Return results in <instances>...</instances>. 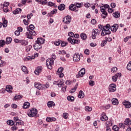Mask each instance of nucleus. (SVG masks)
<instances>
[{
  "label": "nucleus",
  "instance_id": "nucleus-1",
  "mask_svg": "<svg viewBox=\"0 0 131 131\" xmlns=\"http://www.w3.org/2000/svg\"><path fill=\"white\" fill-rule=\"evenodd\" d=\"M99 29L101 31V36H105V35H109L111 34V31H110V25L107 24L106 26H103L102 25H99L98 26Z\"/></svg>",
  "mask_w": 131,
  "mask_h": 131
},
{
  "label": "nucleus",
  "instance_id": "nucleus-2",
  "mask_svg": "<svg viewBox=\"0 0 131 131\" xmlns=\"http://www.w3.org/2000/svg\"><path fill=\"white\" fill-rule=\"evenodd\" d=\"M57 58L56 54H53L51 58H48L46 61V66L49 69H52L53 66L54 65V60Z\"/></svg>",
  "mask_w": 131,
  "mask_h": 131
},
{
  "label": "nucleus",
  "instance_id": "nucleus-3",
  "mask_svg": "<svg viewBox=\"0 0 131 131\" xmlns=\"http://www.w3.org/2000/svg\"><path fill=\"white\" fill-rule=\"evenodd\" d=\"M36 114H37V110L35 108L29 110L27 113V115L29 117H34V116H36Z\"/></svg>",
  "mask_w": 131,
  "mask_h": 131
},
{
  "label": "nucleus",
  "instance_id": "nucleus-4",
  "mask_svg": "<svg viewBox=\"0 0 131 131\" xmlns=\"http://www.w3.org/2000/svg\"><path fill=\"white\" fill-rule=\"evenodd\" d=\"M110 93H114L116 91V84L114 83L111 84L108 87Z\"/></svg>",
  "mask_w": 131,
  "mask_h": 131
},
{
  "label": "nucleus",
  "instance_id": "nucleus-5",
  "mask_svg": "<svg viewBox=\"0 0 131 131\" xmlns=\"http://www.w3.org/2000/svg\"><path fill=\"white\" fill-rule=\"evenodd\" d=\"M97 34H99V30L98 29H94L92 31V38L96 39Z\"/></svg>",
  "mask_w": 131,
  "mask_h": 131
},
{
  "label": "nucleus",
  "instance_id": "nucleus-6",
  "mask_svg": "<svg viewBox=\"0 0 131 131\" xmlns=\"http://www.w3.org/2000/svg\"><path fill=\"white\" fill-rule=\"evenodd\" d=\"M69 10L73 12H78V8L76 7L75 4H71L69 7Z\"/></svg>",
  "mask_w": 131,
  "mask_h": 131
},
{
  "label": "nucleus",
  "instance_id": "nucleus-7",
  "mask_svg": "<svg viewBox=\"0 0 131 131\" xmlns=\"http://www.w3.org/2000/svg\"><path fill=\"white\" fill-rule=\"evenodd\" d=\"M118 27H119L118 24H115L113 25V26H110V29H111L112 32H116V31H117V30L118 29Z\"/></svg>",
  "mask_w": 131,
  "mask_h": 131
},
{
  "label": "nucleus",
  "instance_id": "nucleus-8",
  "mask_svg": "<svg viewBox=\"0 0 131 131\" xmlns=\"http://www.w3.org/2000/svg\"><path fill=\"white\" fill-rule=\"evenodd\" d=\"M62 22H63L66 24H70V22H71V16L68 15L66 17H64L63 18Z\"/></svg>",
  "mask_w": 131,
  "mask_h": 131
},
{
  "label": "nucleus",
  "instance_id": "nucleus-9",
  "mask_svg": "<svg viewBox=\"0 0 131 131\" xmlns=\"http://www.w3.org/2000/svg\"><path fill=\"white\" fill-rule=\"evenodd\" d=\"M73 60L74 61V62H78V61L80 60V55H79V53H75L74 55V56L73 57Z\"/></svg>",
  "mask_w": 131,
  "mask_h": 131
},
{
  "label": "nucleus",
  "instance_id": "nucleus-10",
  "mask_svg": "<svg viewBox=\"0 0 131 131\" xmlns=\"http://www.w3.org/2000/svg\"><path fill=\"white\" fill-rule=\"evenodd\" d=\"M107 8H109V5L108 4L103 5V6L100 7V11L101 12V13H105V12H107L106 11V10H107Z\"/></svg>",
  "mask_w": 131,
  "mask_h": 131
},
{
  "label": "nucleus",
  "instance_id": "nucleus-11",
  "mask_svg": "<svg viewBox=\"0 0 131 131\" xmlns=\"http://www.w3.org/2000/svg\"><path fill=\"white\" fill-rule=\"evenodd\" d=\"M122 104L125 106V108H128L131 107V103L128 101L124 100L123 101Z\"/></svg>",
  "mask_w": 131,
  "mask_h": 131
},
{
  "label": "nucleus",
  "instance_id": "nucleus-12",
  "mask_svg": "<svg viewBox=\"0 0 131 131\" xmlns=\"http://www.w3.org/2000/svg\"><path fill=\"white\" fill-rule=\"evenodd\" d=\"M46 41V39L43 38H37V40H36L35 42L39 43V45H43L45 42Z\"/></svg>",
  "mask_w": 131,
  "mask_h": 131
},
{
  "label": "nucleus",
  "instance_id": "nucleus-13",
  "mask_svg": "<svg viewBox=\"0 0 131 131\" xmlns=\"http://www.w3.org/2000/svg\"><path fill=\"white\" fill-rule=\"evenodd\" d=\"M100 119L102 121H106L108 120V117L106 116V113H102Z\"/></svg>",
  "mask_w": 131,
  "mask_h": 131
},
{
  "label": "nucleus",
  "instance_id": "nucleus-14",
  "mask_svg": "<svg viewBox=\"0 0 131 131\" xmlns=\"http://www.w3.org/2000/svg\"><path fill=\"white\" fill-rule=\"evenodd\" d=\"M34 50H35V51H38L39 50H40V49H41L42 46L40 44L36 42L34 45Z\"/></svg>",
  "mask_w": 131,
  "mask_h": 131
},
{
  "label": "nucleus",
  "instance_id": "nucleus-15",
  "mask_svg": "<svg viewBox=\"0 0 131 131\" xmlns=\"http://www.w3.org/2000/svg\"><path fill=\"white\" fill-rule=\"evenodd\" d=\"M35 88H36V89H37V90H43V85H41V84L38 82L35 83Z\"/></svg>",
  "mask_w": 131,
  "mask_h": 131
},
{
  "label": "nucleus",
  "instance_id": "nucleus-16",
  "mask_svg": "<svg viewBox=\"0 0 131 131\" xmlns=\"http://www.w3.org/2000/svg\"><path fill=\"white\" fill-rule=\"evenodd\" d=\"M41 69H42V67L41 66L37 67L34 71V73L36 74V75H39V73L41 72Z\"/></svg>",
  "mask_w": 131,
  "mask_h": 131
},
{
  "label": "nucleus",
  "instance_id": "nucleus-17",
  "mask_svg": "<svg viewBox=\"0 0 131 131\" xmlns=\"http://www.w3.org/2000/svg\"><path fill=\"white\" fill-rule=\"evenodd\" d=\"M12 90H13V87L10 85H7L6 86V92H7V93H9V94H12V93H13Z\"/></svg>",
  "mask_w": 131,
  "mask_h": 131
},
{
  "label": "nucleus",
  "instance_id": "nucleus-18",
  "mask_svg": "<svg viewBox=\"0 0 131 131\" xmlns=\"http://www.w3.org/2000/svg\"><path fill=\"white\" fill-rule=\"evenodd\" d=\"M85 74V69L84 68H82L80 71L78 73V75L80 77H82L83 75Z\"/></svg>",
  "mask_w": 131,
  "mask_h": 131
},
{
  "label": "nucleus",
  "instance_id": "nucleus-19",
  "mask_svg": "<svg viewBox=\"0 0 131 131\" xmlns=\"http://www.w3.org/2000/svg\"><path fill=\"white\" fill-rule=\"evenodd\" d=\"M19 43H20L21 46H24V47H26V46H28L29 42L28 40H26L24 39H20Z\"/></svg>",
  "mask_w": 131,
  "mask_h": 131
},
{
  "label": "nucleus",
  "instance_id": "nucleus-20",
  "mask_svg": "<svg viewBox=\"0 0 131 131\" xmlns=\"http://www.w3.org/2000/svg\"><path fill=\"white\" fill-rule=\"evenodd\" d=\"M29 107H30V103H29V102H24L23 105V109H28Z\"/></svg>",
  "mask_w": 131,
  "mask_h": 131
},
{
  "label": "nucleus",
  "instance_id": "nucleus-21",
  "mask_svg": "<svg viewBox=\"0 0 131 131\" xmlns=\"http://www.w3.org/2000/svg\"><path fill=\"white\" fill-rule=\"evenodd\" d=\"M23 98V95H15L13 100L14 101H18L19 100H21Z\"/></svg>",
  "mask_w": 131,
  "mask_h": 131
},
{
  "label": "nucleus",
  "instance_id": "nucleus-22",
  "mask_svg": "<svg viewBox=\"0 0 131 131\" xmlns=\"http://www.w3.org/2000/svg\"><path fill=\"white\" fill-rule=\"evenodd\" d=\"M56 120H57V119L55 117H47L46 118L47 122H52L53 121H56Z\"/></svg>",
  "mask_w": 131,
  "mask_h": 131
},
{
  "label": "nucleus",
  "instance_id": "nucleus-23",
  "mask_svg": "<svg viewBox=\"0 0 131 131\" xmlns=\"http://www.w3.org/2000/svg\"><path fill=\"white\" fill-rule=\"evenodd\" d=\"M22 12L21 8H16L14 11H13V14L17 15V14H20Z\"/></svg>",
  "mask_w": 131,
  "mask_h": 131
},
{
  "label": "nucleus",
  "instance_id": "nucleus-24",
  "mask_svg": "<svg viewBox=\"0 0 131 131\" xmlns=\"http://www.w3.org/2000/svg\"><path fill=\"white\" fill-rule=\"evenodd\" d=\"M25 35L27 37V38H28L29 39H33V36H32L30 32H26L25 33Z\"/></svg>",
  "mask_w": 131,
  "mask_h": 131
},
{
  "label": "nucleus",
  "instance_id": "nucleus-25",
  "mask_svg": "<svg viewBox=\"0 0 131 131\" xmlns=\"http://www.w3.org/2000/svg\"><path fill=\"white\" fill-rule=\"evenodd\" d=\"M47 105L49 108H52V107H54V106H55V102H54V101H49L47 103Z\"/></svg>",
  "mask_w": 131,
  "mask_h": 131
},
{
  "label": "nucleus",
  "instance_id": "nucleus-26",
  "mask_svg": "<svg viewBox=\"0 0 131 131\" xmlns=\"http://www.w3.org/2000/svg\"><path fill=\"white\" fill-rule=\"evenodd\" d=\"M78 97L80 98V99H83V98H84V93L83 91H80Z\"/></svg>",
  "mask_w": 131,
  "mask_h": 131
},
{
  "label": "nucleus",
  "instance_id": "nucleus-27",
  "mask_svg": "<svg viewBox=\"0 0 131 131\" xmlns=\"http://www.w3.org/2000/svg\"><path fill=\"white\" fill-rule=\"evenodd\" d=\"M65 8L66 7L64 4H61L58 6V9L59 11H63V10H65Z\"/></svg>",
  "mask_w": 131,
  "mask_h": 131
},
{
  "label": "nucleus",
  "instance_id": "nucleus-28",
  "mask_svg": "<svg viewBox=\"0 0 131 131\" xmlns=\"http://www.w3.org/2000/svg\"><path fill=\"white\" fill-rule=\"evenodd\" d=\"M21 69L22 71L24 72L25 74H27V73H28V70L26 66H22L21 67Z\"/></svg>",
  "mask_w": 131,
  "mask_h": 131
},
{
  "label": "nucleus",
  "instance_id": "nucleus-29",
  "mask_svg": "<svg viewBox=\"0 0 131 131\" xmlns=\"http://www.w3.org/2000/svg\"><path fill=\"white\" fill-rule=\"evenodd\" d=\"M112 103L113 105H118L119 102L117 98H113L112 99Z\"/></svg>",
  "mask_w": 131,
  "mask_h": 131
},
{
  "label": "nucleus",
  "instance_id": "nucleus-30",
  "mask_svg": "<svg viewBox=\"0 0 131 131\" xmlns=\"http://www.w3.org/2000/svg\"><path fill=\"white\" fill-rule=\"evenodd\" d=\"M54 14H57V9H53L51 11L50 13L47 14V16L48 17H51L52 16V15H54Z\"/></svg>",
  "mask_w": 131,
  "mask_h": 131
},
{
  "label": "nucleus",
  "instance_id": "nucleus-31",
  "mask_svg": "<svg viewBox=\"0 0 131 131\" xmlns=\"http://www.w3.org/2000/svg\"><path fill=\"white\" fill-rule=\"evenodd\" d=\"M80 37L82 40H85L86 39L88 36H86V34L84 33H82L80 34Z\"/></svg>",
  "mask_w": 131,
  "mask_h": 131
},
{
  "label": "nucleus",
  "instance_id": "nucleus-32",
  "mask_svg": "<svg viewBox=\"0 0 131 131\" xmlns=\"http://www.w3.org/2000/svg\"><path fill=\"white\" fill-rule=\"evenodd\" d=\"M124 124H125V125H130L131 120H130L129 118H127L125 119L124 121Z\"/></svg>",
  "mask_w": 131,
  "mask_h": 131
},
{
  "label": "nucleus",
  "instance_id": "nucleus-33",
  "mask_svg": "<svg viewBox=\"0 0 131 131\" xmlns=\"http://www.w3.org/2000/svg\"><path fill=\"white\" fill-rule=\"evenodd\" d=\"M35 27L33 25H30L29 27L27 28V31H30L31 30H33L35 29Z\"/></svg>",
  "mask_w": 131,
  "mask_h": 131
},
{
  "label": "nucleus",
  "instance_id": "nucleus-34",
  "mask_svg": "<svg viewBox=\"0 0 131 131\" xmlns=\"http://www.w3.org/2000/svg\"><path fill=\"white\" fill-rule=\"evenodd\" d=\"M75 5L76 8H77V9L82 8V7L83 6V3H76Z\"/></svg>",
  "mask_w": 131,
  "mask_h": 131
},
{
  "label": "nucleus",
  "instance_id": "nucleus-35",
  "mask_svg": "<svg viewBox=\"0 0 131 131\" xmlns=\"http://www.w3.org/2000/svg\"><path fill=\"white\" fill-rule=\"evenodd\" d=\"M80 42V40H77L76 39H73L72 41V45H78Z\"/></svg>",
  "mask_w": 131,
  "mask_h": 131
},
{
  "label": "nucleus",
  "instance_id": "nucleus-36",
  "mask_svg": "<svg viewBox=\"0 0 131 131\" xmlns=\"http://www.w3.org/2000/svg\"><path fill=\"white\" fill-rule=\"evenodd\" d=\"M113 15L115 18H119L120 17V13L119 12H116Z\"/></svg>",
  "mask_w": 131,
  "mask_h": 131
},
{
  "label": "nucleus",
  "instance_id": "nucleus-37",
  "mask_svg": "<svg viewBox=\"0 0 131 131\" xmlns=\"http://www.w3.org/2000/svg\"><path fill=\"white\" fill-rule=\"evenodd\" d=\"M108 16V13L107 12H102L101 14V17H102L103 19H106Z\"/></svg>",
  "mask_w": 131,
  "mask_h": 131
},
{
  "label": "nucleus",
  "instance_id": "nucleus-38",
  "mask_svg": "<svg viewBox=\"0 0 131 131\" xmlns=\"http://www.w3.org/2000/svg\"><path fill=\"white\" fill-rule=\"evenodd\" d=\"M12 39L10 37H7L6 38V43L7 45H9L12 42Z\"/></svg>",
  "mask_w": 131,
  "mask_h": 131
},
{
  "label": "nucleus",
  "instance_id": "nucleus-39",
  "mask_svg": "<svg viewBox=\"0 0 131 131\" xmlns=\"http://www.w3.org/2000/svg\"><path fill=\"white\" fill-rule=\"evenodd\" d=\"M14 121L12 120H9L7 121V124H8V125H14Z\"/></svg>",
  "mask_w": 131,
  "mask_h": 131
},
{
  "label": "nucleus",
  "instance_id": "nucleus-40",
  "mask_svg": "<svg viewBox=\"0 0 131 131\" xmlns=\"http://www.w3.org/2000/svg\"><path fill=\"white\" fill-rule=\"evenodd\" d=\"M31 49H32V46L31 45H29L28 46L26 47V51L28 53V52H30Z\"/></svg>",
  "mask_w": 131,
  "mask_h": 131
},
{
  "label": "nucleus",
  "instance_id": "nucleus-41",
  "mask_svg": "<svg viewBox=\"0 0 131 131\" xmlns=\"http://www.w3.org/2000/svg\"><path fill=\"white\" fill-rule=\"evenodd\" d=\"M40 5H42L43 6H46V5H47V4H48V1L45 0V1H41L39 2V3Z\"/></svg>",
  "mask_w": 131,
  "mask_h": 131
},
{
  "label": "nucleus",
  "instance_id": "nucleus-42",
  "mask_svg": "<svg viewBox=\"0 0 131 131\" xmlns=\"http://www.w3.org/2000/svg\"><path fill=\"white\" fill-rule=\"evenodd\" d=\"M67 99L70 102H73V101H74V97H73V96H68Z\"/></svg>",
  "mask_w": 131,
  "mask_h": 131
},
{
  "label": "nucleus",
  "instance_id": "nucleus-43",
  "mask_svg": "<svg viewBox=\"0 0 131 131\" xmlns=\"http://www.w3.org/2000/svg\"><path fill=\"white\" fill-rule=\"evenodd\" d=\"M2 25L3 27H7V26H8V21L6 19H4Z\"/></svg>",
  "mask_w": 131,
  "mask_h": 131
},
{
  "label": "nucleus",
  "instance_id": "nucleus-44",
  "mask_svg": "<svg viewBox=\"0 0 131 131\" xmlns=\"http://www.w3.org/2000/svg\"><path fill=\"white\" fill-rule=\"evenodd\" d=\"M76 89H77V84L75 86L74 89H72L70 91V93L71 94H73V93H75V91H76Z\"/></svg>",
  "mask_w": 131,
  "mask_h": 131
},
{
  "label": "nucleus",
  "instance_id": "nucleus-45",
  "mask_svg": "<svg viewBox=\"0 0 131 131\" xmlns=\"http://www.w3.org/2000/svg\"><path fill=\"white\" fill-rule=\"evenodd\" d=\"M63 70H64V68H59L56 74H60V73H62V72H63Z\"/></svg>",
  "mask_w": 131,
  "mask_h": 131
},
{
  "label": "nucleus",
  "instance_id": "nucleus-46",
  "mask_svg": "<svg viewBox=\"0 0 131 131\" xmlns=\"http://www.w3.org/2000/svg\"><path fill=\"white\" fill-rule=\"evenodd\" d=\"M105 124L108 126H112V121L111 120L107 121L106 122Z\"/></svg>",
  "mask_w": 131,
  "mask_h": 131
},
{
  "label": "nucleus",
  "instance_id": "nucleus-47",
  "mask_svg": "<svg viewBox=\"0 0 131 131\" xmlns=\"http://www.w3.org/2000/svg\"><path fill=\"white\" fill-rule=\"evenodd\" d=\"M29 32L31 33V34L33 36L36 35V33L35 32V31L32 30L31 31H28Z\"/></svg>",
  "mask_w": 131,
  "mask_h": 131
},
{
  "label": "nucleus",
  "instance_id": "nucleus-48",
  "mask_svg": "<svg viewBox=\"0 0 131 131\" xmlns=\"http://www.w3.org/2000/svg\"><path fill=\"white\" fill-rule=\"evenodd\" d=\"M6 45V41L4 40H0V46L1 47H4V46Z\"/></svg>",
  "mask_w": 131,
  "mask_h": 131
},
{
  "label": "nucleus",
  "instance_id": "nucleus-49",
  "mask_svg": "<svg viewBox=\"0 0 131 131\" xmlns=\"http://www.w3.org/2000/svg\"><path fill=\"white\" fill-rule=\"evenodd\" d=\"M60 82L61 83H58V87L59 88H62V86H63V85H64V81H63V80H60Z\"/></svg>",
  "mask_w": 131,
  "mask_h": 131
},
{
  "label": "nucleus",
  "instance_id": "nucleus-50",
  "mask_svg": "<svg viewBox=\"0 0 131 131\" xmlns=\"http://www.w3.org/2000/svg\"><path fill=\"white\" fill-rule=\"evenodd\" d=\"M127 69L131 71V61H129L127 66Z\"/></svg>",
  "mask_w": 131,
  "mask_h": 131
},
{
  "label": "nucleus",
  "instance_id": "nucleus-51",
  "mask_svg": "<svg viewBox=\"0 0 131 131\" xmlns=\"http://www.w3.org/2000/svg\"><path fill=\"white\" fill-rule=\"evenodd\" d=\"M85 111L91 112V111H92V107L91 106H85Z\"/></svg>",
  "mask_w": 131,
  "mask_h": 131
},
{
  "label": "nucleus",
  "instance_id": "nucleus-52",
  "mask_svg": "<svg viewBox=\"0 0 131 131\" xmlns=\"http://www.w3.org/2000/svg\"><path fill=\"white\" fill-rule=\"evenodd\" d=\"M32 16H33V14H32V13L28 14L27 15V18L28 20H30V19H31V17H32Z\"/></svg>",
  "mask_w": 131,
  "mask_h": 131
},
{
  "label": "nucleus",
  "instance_id": "nucleus-53",
  "mask_svg": "<svg viewBox=\"0 0 131 131\" xmlns=\"http://www.w3.org/2000/svg\"><path fill=\"white\" fill-rule=\"evenodd\" d=\"M112 79L113 81L116 82V81H117V77L116 75L113 76L112 78Z\"/></svg>",
  "mask_w": 131,
  "mask_h": 131
},
{
  "label": "nucleus",
  "instance_id": "nucleus-54",
  "mask_svg": "<svg viewBox=\"0 0 131 131\" xmlns=\"http://www.w3.org/2000/svg\"><path fill=\"white\" fill-rule=\"evenodd\" d=\"M62 117L64 118V119H67L68 118V113H64L62 115Z\"/></svg>",
  "mask_w": 131,
  "mask_h": 131
},
{
  "label": "nucleus",
  "instance_id": "nucleus-55",
  "mask_svg": "<svg viewBox=\"0 0 131 131\" xmlns=\"http://www.w3.org/2000/svg\"><path fill=\"white\" fill-rule=\"evenodd\" d=\"M107 43V40H103L101 43V47H105V45Z\"/></svg>",
  "mask_w": 131,
  "mask_h": 131
},
{
  "label": "nucleus",
  "instance_id": "nucleus-56",
  "mask_svg": "<svg viewBox=\"0 0 131 131\" xmlns=\"http://www.w3.org/2000/svg\"><path fill=\"white\" fill-rule=\"evenodd\" d=\"M116 71H117V68L113 67V68H112L111 72H112L113 73H115Z\"/></svg>",
  "mask_w": 131,
  "mask_h": 131
},
{
  "label": "nucleus",
  "instance_id": "nucleus-57",
  "mask_svg": "<svg viewBox=\"0 0 131 131\" xmlns=\"http://www.w3.org/2000/svg\"><path fill=\"white\" fill-rule=\"evenodd\" d=\"M34 58H32V56H28L26 57V60H27V61H31L32 60H33Z\"/></svg>",
  "mask_w": 131,
  "mask_h": 131
},
{
  "label": "nucleus",
  "instance_id": "nucleus-58",
  "mask_svg": "<svg viewBox=\"0 0 131 131\" xmlns=\"http://www.w3.org/2000/svg\"><path fill=\"white\" fill-rule=\"evenodd\" d=\"M14 34L15 35H16V36H19V35H20V34H21V33H20V32L18 30H16L14 32Z\"/></svg>",
  "mask_w": 131,
  "mask_h": 131
},
{
  "label": "nucleus",
  "instance_id": "nucleus-59",
  "mask_svg": "<svg viewBox=\"0 0 131 131\" xmlns=\"http://www.w3.org/2000/svg\"><path fill=\"white\" fill-rule=\"evenodd\" d=\"M95 84V81L93 80L89 81V85H91V86H94Z\"/></svg>",
  "mask_w": 131,
  "mask_h": 131
},
{
  "label": "nucleus",
  "instance_id": "nucleus-60",
  "mask_svg": "<svg viewBox=\"0 0 131 131\" xmlns=\"http://www.w3.org/2000/svg\"><path fill=\"white\" fill-rule=\"evenodd\" d=\"M84 6L87 9H89V8H90V7H91V4H90L89 3H86L84 4Z\"/></svg>",
  "mask_w": 131,
  "mask_h": 131
},
{
  "label": "nucleus",
  "instance_id": "nucleus-61",
  "mask_svg": "<svg viewBox=\"0 0 131 131\" xmlns=\"http://www.w3.org/2000/svg\"><path fill=\"white\" fill-rule=\"evenodd\" d=\"M129 38H131V36L126 37L124 39V42H126L128 41V39H129Z\"/></svg>",
  "mask_w": 131,
  "mask_h": 131
},
{
  "label": "nucleus",
  "instance_id": "nucleus-62",
  "mask_svg": "<svg viewBox=\"0 0 131 131\" xmlns=\"http://www.w3.org/2000/svg\"><path fill=\"white\" fill-rule=\"evenodd\" d=\"M10 5V3L9 2H4V4H3V7H5V8H7V7H9Z\"/></svg>",
  "mask_w": 131,
  "mask_h": 131
},
{
  "label": "nucleus",
  "instance_id": "nucleus-63",
  "mask_svg": "<svg viewBox=\"0 0 131 131\" xmlns=\"http://www.w3.org/2000/svg\"><path fill=\"white\" fill-rule=\"evenodd\" d=\"M68 45V43L65 42V41H62L61 43V47H66Z\"/></svg>",
  "mask_w": 131,
  "mask_h": 131
},
{
  "label": "nucleus",
  "instance_id": "nucleus-64",
  "mask_svg": "<svg viewBox=\"0 0 131 131\" xmlns=\"http://www.w3.org/2000/svg\"><path fill=\"white\" fill-rule=\"evenodd\" d=\"M48 6L49 7H53V6H55V4L52 2H49L48 3Z\"/></svg>",
  "mask_w": 131,
  "mask_h": 131
}]
</instances>
